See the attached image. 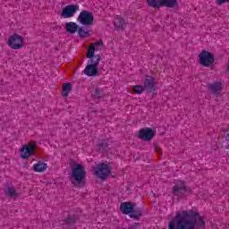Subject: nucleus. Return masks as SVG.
Wrapping results in <instances>:
<instances>
[{
    "label": "nucleus",
    "mask_w": 229,
    "mask_h": 229,
    "mask_svg": "<svg viewBox=\"0 0 229 229\" xmlns=\"http://www.w3.org/2000/svg\"><path fill=\"white\" fill-rule=\"evenodd\" d=\"M5 196H8V198H19V193L13 187H7L4 190Z\"/></svg>",
    "instance_id": "obj_17"
},
{
    "label": "nucleus",
    "mask_w": 229,
    "mask_h": 229,
    "mask_svg": "<svg viewBox=\"0 0 229 229\" xmlns=\"http://www.w3.org/2000/svg\"><path fill=\"white\" fill-rule=\"evenodd\" d=\"M93 172L95 176H98L100 180H106L112 173V168L107 164L99 163L93 168Z\"/></svg>",
    "instance_id": "obj_3"
},
{
    "label": "nucleus",
    "mask_w": 229,
    "mask_h": 229,
    "mask_svg": "<svg viewBox=\"0 0 229 229\" xmlns=\"http://www.w3.org/2000/svg\"><path fill=\"white\" fill-rule=\"evenodd\" d=\"M94 53H96V47L91 44L86 55L87 58H92V56H95Z\"/></svg>",
    "instance_id": "obj_25"
},
{
    "label": "nucleus",
    "mask_w": 229,
    "mask_h": 229,
    "mask_svg": "<svg viewBox=\"0 0 229 229\" xmlns=\"http://www.w3.org/2000/svg\"><path fill=\"white\" fill-rule=\"evenodd\" d=\"M218 4H223V3H229V0H217Z\"/></svg>",
    "instance_id": "obj_29"
},
{
    "label": "nucleus",
    "mask_w": 229,
    "mask_h": 229,
    "mask_svg": "<svg viewBox=\"0 0 229 229\" xmlns=\"http://www.w3.org/2000/svg\"><path fill=\"white\" fill-rule=\"evenodd\" d=\"M95 47V50L101 51L103 49V40H99L92 44Z\"/></svg>",
    "instance_id": "obj_26"
},
{
    "label": "nucleus",
    "mask_w": 229,
    "mask_h": 229,
    "mask_svg": "<svg viewBox=\"0 0 229 229\" xmlns=\"http://www.w3.org/2000/svg\"><path fill=\"white\" fill-rule=\"evenodd\" d=\"M48 167L47 164L44 161H38L33 165V171H35V173H44V171H47Z\"/></svg>",
    "instance_id": "obj_15"
},
{
    "label": "nucleus",
    "mask_w": 229,
    "mask_h": 229,
    "mask_svg": "<svg viewBox=\"0 0 229 229\" xmlns=\"http://www.w3.org/2000/svg\"><path fill=\"white\" fill-rule=\"evenodd\" d=\"M95 96L98 98H104V95H103V89H100V88H97L95 89Z\"/></svg>",
    "instance_id": "obj_27"
},
{
    "label": "nucleus",
    "mask_w": 229,
    "mask_h": 229,
    "mask_svg": "<svg viewBox=\"0 0 229 229\" xmlns=\"http://www.w3.org/2000/svg\"><path fill=\"white\" fill-rule=\"evenodd\" d=\"M74 223H76V219H74L72 217H68L66 219V225H74Z\"/></svg>",
    "instance_id": "obj_28"
},
{
    "label": "nucleus",
    "mask_w": 229,
    "mask_h": 229,
    "mask_svg": "<svg viewBox=\"0 0 229 229\" xmlns=\"http://www.w3.org/2000/svg\"><path fill=\"white\" fill-rule=\"evenodd\" d=\"M130 217L131 219H140L142 217V208H132Z\"/></svg>",
    "instance_id": "obj_19"
},
{
    "label": "nucleus",
    "mask_w": 229,
    "mask_h": 229,
    "mask_svg": "<svg viewBox=\"0 0 229 229\" xmlns=\"http://www.w3.org/2000/svg\"><path fill=\"white\" fill-rule=\"evenodd\" d=\"M135 203L131 202H123L120 206V210L123 212V214L131 215V212H133V209L135 208Z\"/></svg>",
    "instance_id": "obj_13"
},
{
    "label": "nucleus",
    "mask_w": 229,
    "mask_h": 229,
    "mask_svg": "<svg viewBox=\"0 0 229 229\" xmlns=\"http://www.w3.org/2000/svg\"><path fill=\"white\" fill-rule=\"evenodd\" d=\"M143 89L148 92H157V86H155V78L151 76H147L145 80L142 81Z\"/></svg>",
    "instance_id": "obj_12"
},
{
    "label": "nucleus",
    "mask_w": 229,
    "mask_h": 229,
    "mask_svg": "<svg viewBox=\"0 0 229 229\" xmlns=\"http://www.w3.org/2000/svg\"><path fill=\"white\" fill-rule=\"evenodd\" d=\"M87 176L85 167L80 164L72 168L71 182L75 187H83V182Z\"/></svg>",
    "instance_id": "obj_2"
},
{
    "label": "nucleus",
    "mask_w": 229,
    "mask_h": 229,
    "mask_svg": "<svg viewBox=\"0 0 229 229\" xmlns=\"http://www.w3.org/2000/svg\"><path fill=\"white\" fill-rule=\"evenodd\" d=\"M77 31H78L79 37H81V38H85L89 37V30L85 29V27L78 28Z\"/></svg>",
    "instance_id": "obj_21"
},
{
    "label": "nucleus",
    "mask_w": 229,
    "mask_h": 229,
    "mask_svg": "<svg viewBox=\"0 0 229 229\" xmlns=\"http://www.w3.org/2000/svg\"><path fill=\"white\" fill-rule=\"evenodd\" d=\"M66 31L70 33V35H74L76 31H78V24L73 21H70L66 23Z\"/></svg>",
    "instance_id": "obj_16"
},
{
    "label": "nucleus",
    "mask_w": 229,
    "mask_h": 229,
    "mask_svg": "<svg viewBox=\"0 0 229 229\" xmlns=\"http://www.w3.org/2000/svg\"><path fill=\"white\" fill-rule=\"evenodd\" d=\"M187 191L185 182L180 181L173 187V192L177 198H183V194Z\"/></svg>",
    "instance_id": "obj_11"
},
{
    "label": "nucleus",
    "mask_w": 229,
    "mask_h": 229,
    "mask_svg": "<svg viewBox=\"0 0 229 229\" xmlns=\"http://www.w3.org/2000/svg\"><path fill=\"white\" fill-rule=\"evenodd\" d=\"M71 92H72V85L70 82L64 83L63 85V96L67 98Z\"/></svg>",
    "instance_id": "obj_20"
},
{
    "label": "nucleus",
    "mask_w": 229,
    "mask_h": 229,
    "mask_svg": "<svg viewBox=\"0 0 229 229\" xmlns=\"http://www.w3.org/2000/svg\"><path fill=\"white\" fill-rule=\"evenodd\" d=\"M214 62V55L207 50H202L200 55H199V64L202 67H210Z\"/></svg>",
    "instance_id": "obj_6"
},
{
    "label": "nucleus",
    "mask_w": 229,
    "mask_h": 229,
    "mask_svg": "<svg viewBox=\"0 0 229 229\" xmlns=\"http://www.w3.org/2000/svg\"><path fill=\"white\" fill-rule=\"evenodd\" d=\"M114 27L117 28V30H123L124 28V19L119 17L115 18Z\"/></svg>",
    "instance_id": "obj_22"
},
{
    "label": "nucleus",
    "mask_w": 229,
    "mask_h": 229,
    "mask_svg": "<svg viewBox=\"0 0 229 229\" xmlns=\"http://www.w3.org/2000/svg\"><path fill=\"white\" fill-rule=\"evenodd\" d=\"M84 74L86 76H97L98 66L96 64H88L84 69Z\"/></svg>",
    "instance_id": "obj_14"
},
{
    "label": "nucleus",
    "mask_w": 229,
    "mask_h": 229,
    "mask_svg": "<svg viewBox=\"0 0 229 229\" xmlns=\"http://www.w3.org/2000/svg\"><path fill=\"white\" fill-rule=\"evenodd\" d=\"M169 229H207L203 216L194 210H184L176 213L168 225Z\"/></svg>",
    "instance_id": "obj_1"
},
{
    "label": "nucleus",
    "mask_w": 229,
    "mask_h": 229,
    "mask_svg": "<svg viewBox=\"0 0 229 229\" xmlns=\"http://www.w3.org/2000/svg\"><path fill=\"white\" fill-rule=\"evenodd\" d=\"M77 21L83 26H91V24H94V15L92 13L83 10L79 14Z\"/></svg>",
    "instance_id": "obj_7"
},
{
    "label": "nucleus",
    "mask_w": 229,
    "mask_h": 229,
    "mask_svg": "<svg viewBox=\"0 0 229 229\" xmlns=\"http://www.w3.org/2000/svg\"><path fill=\"white\" fill-rule=\"evenodd\" d=\"M157 131L151 128H143L140 129L137 137L141 140H145L146 142H149L155 137Z\"/></svg>",
    "instance_id": "obj_9"
},
{
    "label": "nucleus",
    "mask_w": 229,
    "mask_h": 229,
    "mask_svg": "<svg viewBox=\"0 0 229 229\" xmlns=\"http://www.w3.org/2000/svg\"><path fill=\"white\" fill-rule=\"evenodd\" d=\"M177 3V0H147V4L148 6H151V8H162V6L174 8Z\"/></svg>",
    "instance_id": "obj_5"
},
{
    "label": "nucleus",
    "mask_w": 229,
    "mask_h": 229,
    "mask_svg": "<svg viewBox=\"0 0 229 229\" xmlns=\"http://www.w3.org/2000/svg\"><path fill=\"white\" fill-rule=\"evenodd\" d=\"M99 62H101V55H95L92 57H89V64L93 65H99Z\"/></svg>",
    "instance_id": "obj_23"
},
{
    "label": "nucleus",
    "mask_w": 229,
    "mask_h": 229,
    "mask_svg": "<svg viewBox=\"0 0 229 229\" xmlns=\"http://www.w3.org/2000/svg\"><path fill=\"white\" fill-rule=\"evenodd\" d=\"M76 12H78V5H66L61 13V17L64 19H71V17H74Z\"/></svg>",
    "instance_id": "obj_10"
},
{
    "label": "nucleus",
    "mask_w": 229,
    "mask_h": 229,
    "mask_svg": "<svg viewBox=\"0 0 229 229\" xmlns=\"http://www.w3.org/2000/svg\"><path fill=\"white\" fill-rule=\"evenodd\" d=\"M7 44L11 49H22V46H24V38L19 34H13L9 37Z\"/></svg>",
    "instance_id": "obj_8"
},
{
    "label": "nucleus",
    "mask_w": 229,
    "mask_h": 229,
    "mask_svg": "<svg viewBox=\"0 0 229 229\" xmlns=\"http://www.w3.org/2000/svg\"><path fill=\"white\" fill-rule=\"evenodd\" d=\"M35 149H37V141L35 140L23 145L21 149V158L26 160L30 158V157H35Z\"/></svg>",
    "instance_id": "obj_4"
},
{
    "label": "nucleus",
    "mask_w": 229,
    "mask_h": 229,
    "mask_svg": "<svg viewBox=\"0 0 229 229\" xmlns=\"http://www.w3.org/2000/svg\"><path fill=\"white\" fill-rule=\"evenodd\" d=\"M132 90L135 94H142V92H144V90L146 89L142 85H136V86H132Z\"/></svg>",
    "instance_id": "obj_24"
},
{
    "label": "nucleus",
    "mask_w": 229,
    "mask_h": 229,
    "mask_svg": "<svg viewBox=\"0 0 229 229\" xmlns=\"http://www.w3.org/2000/svg\"><path fill=\"white\" fill-rule=\"evenodd\" d=\"M209 89L211 92H213V94L217 95L219 94V92H221V89H223V85L221 84V82H215L209 86Z\"/></svg>",
    "instance_id": "obj_18"
}]
</instances>
